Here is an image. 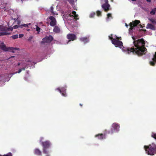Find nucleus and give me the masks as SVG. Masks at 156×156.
<instances>
[{
  "mask_svg": "<svg viewBox=\"0 0 156 156\" xmlns=\"http://www.w3.org/2000/svg\"><path fill=\"white\" fill-rule=\"evenodd\" d=\"M133 44L135 48L134 47L124 48L122 51L126 54L132 53L133 55H136L138 56H142L145 54L147 50L145 48V42L142 38L138 40H135L134 37H132Z\"/></svg>",
  "mask_w": 156,
  "mask_h": 156,
  "instance_id": "1",
  "label": "nucleus"
},
{
  "mask_svg": "<svg viewBox=\"0 0 156 156\" xmlns=\"http://www.w3.org/2000/svg\"><path fill=\"white\" fill-rule=\"evenodd\" d=\"M12 27H8L6 26L0 25V30L4 32H0V36L7 35L10 34L11 33L8 32L10 31H12Z\"/></svg>",
  "mask_w": 156,
  "mask_h": 156,
  "instance_id": "2",
  "label": "nucleus"
},
{
  "mask_svg": "<svg viewBox=\"0 0 156 156\" xmlns=\"http://www.w3.org/2000/svg\"><path fill=\"white\" fill-rule=\"evenodd\" d=\"M41 144L43 146V151L44 154H48L47 149L49 148L51 146V143L48 140H46L44 142H41Z\"/></svg>",
  "mask_w": 156,
  "mask_h": 156,
  "instance_id": "3",
  "label": "nucleus"
},
{
  "mask_svg": "<svg viewBox=\"0 0 156 156\" xmlns=\"http://www.w3.org/2000/svg\"><path fill=\"white\" fill-rule=\"evenodd\" d=\"M119 125L117 123H114L112 124V127L110 131L107 132L108 134H112L114 133L118 132L119 130Z\"/></svg>",
  "mask_w": 156,
  "mask_h": 156,
  "instance_id": "4",
  "label": "nucleus"
},
{
  "mask_svg": "<svg viewBox=\"0 0 156 156\" xmlns=\"http://www.w3.org/2000/svg\"><path fill=\"white\" fill-rule=\"evenodd\" d=\"M144 148L147 153L150 155H153L154 153L155 149L151 146V145L148 146H144Z\"/></svg>",
  "mask_w": 156,
  "mask_h": 156,
  "instance_id": "5",
  "label": "nucleus"
},
{
  "mask_svg": "<svg viewBox=\"0 0 156 156\" xmlns=\"http://www.w3.org/2000/svg\"><path fill=\"white\" fill-rule=\"evenodd\" d=\"M113 40L112 43L115 47H119L121 48L123 46L122 42L121 41L117 40L115 38Z\"/></svg>",
  "mask_w": 156,
  "mask_h": 156,
  "instance_id": "6",
  "label": "nucleus"
},
{
  "mask_svg": "<svg viewBox=\"0 0 156 156\" xmlns=\"http://www.w3.org/2000/svg\"><path fill=\"white\" fill-rule=\"evenodd\" d=\"M53 40V37L51 35H50L48 36H46L42 40L43 43H49L51 41Z\"/></svg>",
  "mask_w": 156,
  "mask_h": 156,
  "instance_id": "7",
  "label": "nucleus"
},
{
  "mask_svg": "<svg viewBox=\"0 0 156 156\" xmlns=\"http://www.w3.org/2000/svg\"><path fill=\"white\" fill-rule=\"evenodd\" d=\"M67 38L69 40L67 43L71 41H73L75 40L76 38V35L73 34H69L67 36Z\"/></svg>",
  "mask_w": 156,
  "mask_h": 156,
  "instance_id": "8",
  "label": "nucleus"
},
{
  "mask_svg": "<svg viewBox=\"0 0 156 156\" xmlns=\"http://www.w3.org/2000/svg\"><path fill=\"white\" fill-rule=\"evenodd\" d=\"M107 132V130H105V134H103L102 133L99 134H98L96 135L95 136V137H98V138L100 140H102L103 139H105V135L108 133Z\"/></svg>",
  "mask_w": 156,
  "mask_h": 156,
  "instance_id": "9",
  "label": "nucleus"
},
{
  "mask_svg": "<svg viewBox=\"0 0 156 156\" xmlns=\"http://www.w3.org/2000/svg\"><path fill=\"white\" fill-rule=\"evenodd\" d=\"M62 94L63 96L66 97V87H62L61 88H58L57 89Z\"/></svg>",
  "mask_w": 156,
  "mask_h": 156,
  "instance_id": "10",
  "label": "nucleus"
},
{
  "mask_svg": "<svg viewBox=\"0 0 156 156\" xmlns=\"http://www.w3.org/2000/svg\"><path fill=\"white\" fill-rule=\"evenodd\" d=\"M49 18L51 20L50 23V26L53 27L55 25L56 23V21L55 18L53 16H50Z\"/></svg>",
  "mask_w": 156,
  "mask_h": 156,
  "instance_id": "11",
  "label": "nucleus"
},
{
  "mask_svg": "<svg viewBox=\"0 0 156 156\" xmlns=\"http://www.w3.org/2000/svg\"><path fill=\"white\" fill-rule=\"evenodd\" d=\"M101 7L105 12H107L109 10L110 5L109 4H104L102 5Z\"/></svg>",
  "mask_w": 156,
  "mask_h": 156,
  "instance_id": "12",
  "label": "nucleus"
},
{
  "mask_svg": "<svg viewBox=\"0 0 156 156\" xmlns=\"http://www.w3.org/2000/svg\"><path fill=\"white\" fill-rule=\"evenodd\" d=\"M30 23H29L28 24H22L21 25H19L18 26L17 25H16L13 26V28L14 29H16L18 28L19 27H21V28H22L23 27H27L28 26V25H30Z\"/></svg>",
  "mask_w": 156,
  "mask_h": 156,
  "instance_id": "13",
  "label": "nucleus"
},
{
  "mask_svg": "<svg viewBox=\"0 0 156 156\" xmlns=\"http://www.w3.org/2000/svg\"><path fill=\"white\" fill-rule=\"evenodd\" d=\"M72 15H71V14H69L70 16H73L74 17V19L76 20H77L79 19L78 18V15L76 14V11H73L72 12Z\"/></svg>",
  "mask_w": 156,
  "mask_h": 156,
  "instance_id": "14",
  "label": "nucleus"
},
{
  "mask_svg": "<svg viewBox=\"0 0 156 156\" xmlns=\"http://www.w3.org/2000/svg\"><path fill=\"white\" fill-rule=\"evenodd\" d=\"M34 154L37 155L41 156L42 155L41 151L39 149L35 148L34 150Z\"/></svg>",
  "mask_w": 156,
  "mask_h": 156,
  "instance_id": "15",
  "label": "nucleus"
},
{
  "mask_svg": "<svg viewBox=\"0 0 156 156\" xmlns=\"http://www.w3.org/2000/svg\"><path fill=\"white\" fill-rule=\"evenodd\" d=\"M80 40L85 44L89 41V38L87 37H82L80 38Z\"/></svg>",
  "mask_w": 156,
  "mask_h": 156,
  "instance_id": "16",
  "label": "nucleus"
},
{
  "mask_svg": "<svg viewBox=\"0 0 156 156\" xmlns=\"http://www.w3.org/2000/svg\"><path fill=\"white\" fill-rule=\"evenodd\" d=\"M1 49L4 51H8V49H7V47H6L4 43L1 44Z\"/></svg>",
  "mask_w": 156,
  "mask_h": 156,
  "instance_id": "17",
  "label": "nucleus"
},
{
  "mask_svg": "<svg viewBox=\"0 0 156 156\" xmlns=\"http://www.w3.org/2000/svg\"><path fill=\"white\" fill-rule=\"evenodd\" d=\"M147 29H150L152 30H155L154 26L151 23H148L146 26Z\"/></svg>",
  "mask_w": 156,
  "mask_h": 156,
  "instance_id": "18",
  "label": "nucleus"
},
{
  "mask_svg": "<svg viewBox=\"0 0 156 156\" xmlns=\"http://www.w3.org/2000/svg\"><path fill=\"white\" fill-rule=\"evenodd\" d=\"M53 32L55 33H59L60 32V29L59 27L57 26H55L53 30Z\"/></svg>",
  "mask_w": 156,
  "mask_h": 156,
  "instance_id": "19",
  "label": "nucleus"
},
{
  "mask_svg": "<svg viewBox=\"0 0 156 156\" xmlns=\"http://www.w3.org/2000/svg\"><path fill=\"white\" fill-rule=\"evenodd\" d=\"M154 57L153 58V61H151L150 62V65L152 66H154L155 65L154 62H156V52L154 56Z\"/></svg>",
  "mask_w": 156,
  "mask_h": 156,
  "instance_id": "20",
  "label": "nucleus"
},
{
  "mask_svg": "<svg viewBox=\"0 0 156 156\" xmlns=\"http://www.w3.org/2000/svg\"><path fill=\"white\" fill-rule=\"evenodd\" d=\"M7 49H8V51H12V52H14V51L18 50L19 48H13V47H7Z\"/></svg>",
  "mask_w": 156,
  "mask_h": 156,
  "instance_id": "21",
  "label": "nucleus"
},
{
  "mask_svg": "<svg viewBox=\"0 0 156 156\" xmlns=\"http://www.w3.org/2000/svg\"><path fill=\"white\" fill-rule=\"evenodd\" d=\"M133 25L134 27H136L137 25L140 23V20H135L134 21H133Z\"/></svg>",
  "mask_w": 156,
  "mask_h": 156,
  "instance_id": "22",
  "label": "nucleus"
},
{
  "mask_svg": "<svg viewBox=\"0 0 156 156\" xmlns=\"http://www.w3.org/2000/svg\"><path fill=\"white\" fill-rule=\"evenodd\" d=\"M149 20L153 24H156V21L154 19L152 18H149Z\"/></svg>",
  "mask_w": 156,
  "mask_h": 156,
  "instance_id": "23",
  "label": "nucleus"
},
{
  "mask_svg": "<svg viewBox=\"0 0 156 156\" xmlns=\"http://www.w3.org/2000/svg\"><path fill=\"white\" fill-rule=\"evenodd\" d=\"M156 12V8H154L150 12V14L151 15H154Z\"/></svg>",
  "mask_w": 156,
  "mask_h": 156,
  "instance_id": "24",
  "label": "nucleus"
},
{
  "mask_svg": "<svg viewBox=\"0 0 156 156\" xmlns=\"http://www.w3.org/2000/svg\"><path fill=\"white\" fill-rule=\"evenodd\" d=\"M133 23H132V22H130L129 24V25L130 26V27L129 29V30H133V27H134L133 25Z\"/></svg>",
  "mask_w": 156,
  "mask_h": 156,
  "instance_id": "25",
  "label": "nucleus"
},
{
  "mask_svg": "<svg viewBox=\"0 0 156 156\" xmlns=\"http://www.w3.org/2000/svg\"><path fill=\"white\" fill-rule=\"evenodd\" d=\"M53 6H51L50 8V11L53 15H54L56 14V13L53 11Z\"/></svg>",
  "mask_w": 156,
  "mask_h": 156,
  "instance_id": "26",
  "label": "nucleus"
},
{
  "mask_svg": "<svg viewBox=\"0 0 156 156\" xmlns=\"http://www.w3.org/2000/svg\"><path fill=\"white\" fill-rule=\"evenodd\" d=\"M96 13L95 12H93L90 13V18L94 17Z\"/></svg>",
  "mask_w": 156,
  "mask_h": 156,
  "instance_id": "27",
  "label": "nucleus"
},
{
  "mask_svg": "<svg viewBox=\"0 0 156 156\" xmlns=\"http://www.w3.org/2000/svg\"><path fill=\"white\" fill-rule=\"evenodd\" d=\"M36 30L37 31L38 33L39 34L40 32L41 29L37 25H36Z\"/></svg>",
  "mask_w": 156,
  "mask_h": 156,
  "instance_id": "28",
  "label": "nucleus"
},
{
  "mask_svg": "<svg viewBox=\"0 0 156 156\" xmlns=\"http://www.w3.org/2000/svg\"><path fill=\"white\" fill-rule=\"evenodd\" d=\"M97 15L98 16H101V12L99 11H97Z\"/></svg>",
  "mask_w": 156,
  "mask_h": 156,
  "instance_id": "29",
  "label": "nucleus"
},
{
  "mask_svg": "<svg viewBox=\"0 0 156 156\" xmlns=\"http://www.w3.org/2000/svg\"><path fill=\"white\" fill-rule=\"evenodd\" d=\"M151 136L156 140V133H152L151 135Z\"/></svg>",
  "mask_w": 156,
  "mask_h": 156,
  "instance_id": "30",
  "label": "nucleus"
},
{
  "mask_svg": "<svg viewBox=\"0 0 156 156\" xmlns=\"http://www.w3.org/2000/svg\"><path fill=\"white\" fill-rule=\"evenodd\" d=\"M11 37L13 39H17L18 37V36L17 34H16L14 35H13Z\"/></svg>",
  "mask_w": 156,
  "mask_h": 156,
  "instance_id": "31",
  "label": "nucleus"
},
{
  "mask_svg": "<svg viewBox=\"0 0 156 156\" xmlns=\"http://www.w3.org/2000/svg\"><path fill=\"white\" fill-rule=\"evenodd\" d=\"M70 3V4L73 5L74 4V0H67Z\"/></svg>",
  "mask_w": 156,
  "mask_h": 156,
  "instance_id": "32",
  "label": "nucleus"
},
{
  "mask_svg": "<svg viewBox=\"0 0 156 156\" xmlns=\"http://www.w3.org/2000/svg\"><path fill=\"white\" fill-rule=\"evenodd\" d=\"M16 22H17V24L18 26L21 25V21L20 20L16 19Z\"/></svg>",
  "mask_w": 156,
  "mask_h": 156,
  "instance_id": "33",
  "label": "nucleus"
},
{
  "mask_svg": "<svg viewBox=\"0 0 156 156\" xmlns=\"http://www.w3.org/2000/svg\"><path fill=\"white\" fill-rule=\"evenodd\" d=\"M107 18L108 19H109L110 17L112 18V15L111 13H108L107 14Z\"/></svg>",
  "mask_w": 156,
  "mask_h": 156,
  "instance_id": "34",
  "label": "nucleus"
},
{
  "mask_svg": "<svg viewBox=\"0 0 156 156\" xmlns=\"http://www.w3.org/2000/svg\"><path fill=\"white\" fill-rule=\"evenodd\" d=\"M22 71V70L21 69H20L18 71V72H15L14 73H13V74H15L17 73H20Z\"/></svg>",
  "mask_w": 156,
  "mask_h": 156,
  "instance_id": "35",
  "label": "nucleus"
},
{
  "mask_svg": "<svg viewBox=\"0 0 156 156\" xmlns=\"http://www.w3.org/2000/svg\"><path fill=\"white\" fill-rule=\"evenodd\" d=\"M116 38L115 39H116L117 40H121V37H118L117 36H116L115 37Z\"/></svg>",
  "mask_w": 156,
  "mask_h": 156,
  "instance_id": "36",
  "label": "nucleus"
},
{
  "mask_svg": "<svg viewBox=\"0 0 156 156\" xmlns=\"http://www.w3.org/2000/svg\"><path fill=\"white\" fill-rule=\"evenodd\" d=\"M109 39L111 40L112 42L113 41V39H115V38H113L112 37H110V36H109Z\"/></svg>",
  "mask_w": 156,
  "mask_h": 156,
  "instance_id": "37",
  "label": "nucleus"
},
{
  "mask_svg": "<svg viewBox=\"0 0 156 156\" xmlns=\"http://www.w3.org/2000/svg\"><path fill=\"white\" fill-rule=\"evenodd\" d=\"M23 34H20L19 35V38H21L23 37Z\"/></svg>",
  "mask_w": 156,
  "mask_h": 156,
  "instance_id": "38",
  "label": "nucleus"
},
{
  "mask_svg": "<svg viewBox=\"0 0 156 156\" xmlns=\"http://www.w3.org/2000/svg\"><path fill=\"white\" fill-rule=\"evenodd\" d=\"M105 4H108V0H105Z\"/></svg>",
  "mask_w": 156,
  "mask_h": 156,
  "instance_id": "39",
  "label": "nucleus"
},
{
  "mask_svg": "<svg viewBox=\"0 0 156 156\" xmlns=\"http://www.w3.org/2000/svg\"><path fill=\"white\" fill-rule=\"evenodd\" d=\"M26 67H23L22 68H21V69L22 70H25V68H26Z\"/></svg>",
  "mask_w": 156,
  "mask_h": 156,
  "instance_id": "40",
  "label": "nucleus"
},
{
  "mask_svg": "<svg viewBox=\"0 0 156 156\" xmlns=\"http://www.w3.org/2000/svg\"><path fill=\"white\" fill-rule=\"evenodd\" d=\"M125 26L127 27L128 28V26H129V25H128L127 23H125Z\"/></svg>",
  "mask_w": 156,
  "mask_h": 156,
  "instance_id": "41",
  "label": "nucleus"
},
{
  "mask_svg": "<svg viewBox=\"0 0 156 156\" xmlns=\"http://www.w3.org/2000/svg\"><path fill=\"white\" fill-rule=\"evenodd\" d=\"M147 1L149 2H151V0H146Z\"/></svg>",
  "mask_w": 156,
  "mask_h": 156,
  "instance_id": "42",
  "label": "nucleus"
},
{
  "mask_svg": "<svg viewBox=\"0 0 156 156\" xmlns=\"http://www.w3.org/2000/svg\"><path fill=\"white\" fill-rule=\"evenodd\" d=\"M46 155L45 156H50V155L48 154H48H46Z\"/></svg>",
  "mask_w": 156,
  "mask_h": 156,
  "instance_id": "43",
  "label": "nucleus"
},
{
  "mask_svg": "<svg viewBox=\"0 0 156 156\" xmlns=\"http://www.w3.org/2000/svg\"><path fill=\"white\" fill-rule=\"evenodd\" d=\"M43 137H41V140L40 142H41V141L43 139Z\"/></svg>",
  "mask_w": 156,
  "mask_h": 156,
  "instance_id": "44",
  "label": "nucleus"
},
{
  "mask_svg": "<svg viewBox=\"0 0 156 156\" xmlns=\"http://www.w3.org/2000/svg\"><path fill=\"white\" fill-rule=\"evenodd\" d=\"M20 65V63H18L17 65L18 66H19Z\"/></svg>",
  "mask_w": 156,
  "mask_h": 156,
  "instance_id": "45",
  "label": "nucleus"
},
{
  "mask_svg": "<svg viewBox=\"0 0 156 156\" xmlns=\"http://www.w3.org/2000/svg\"><path fill=\"white\" fill-rule=\"evenodd\" d=\"M80 105L81 107H82V105H82V104H80Z\"/></svg>",
  "mask_w": 156,
  "mask_h": 156,
  "instance_id": "46",
  "label": "nucleus"
},
{
  "mask_svg": "<svg viewBox=\"0 0 156 156\" xmlns=\"http://www.w3.org/2000/svg\"><path fill=\"white\" fill-rule=\"evenodd\" d=\"M131 0L133 1H136V0Z\"/></svg>",
  "mask_w": 156,
  "mask_h": 156,
  "instance_id": "47",
  "label": "nucleus"
},
{
  "mask_svg": "<svg viewBox=\"0 0 156 156\" xmlns=\"http://www.w3.org/2000/svg\"><path fill=\"white\" fill-rule=\"evenodd\" d=\"M140 27L142 28V26L141 24L140 25Z\"/></svg>",
  "mask_w": 156,
  "mask_h": 156,
  "instance_id": "48",
  "label": "nucleus"
},
{
  "mask_svg": "<svg viewBox=\"0 0 156 156\" xmlns=\"http://www.w3.org/2000/svg\"><path fill=\"white\" fill-rule=\"evenodd\" d=\"M143 30L144 31H146V30Z\"/></svg>",
  "mask_w": 156,
  "mask_h": 156,
  "instance_id": "49",
  "label": "nucleus"
},
{
  "mask_svg": "<svg viewBox=\"0 0 156 156\" xmlns=\"http://www.w3.org/2000/svg\"><path fill=\"white\" fill-rule=\"evenodd\" d=\"M27 30H28V31H29L30 29H27Z\"/></svg>",
  "mask_w": 156,
  "mask_h": 156,
  "instance_id": "50",
  "label": "nucleus"
},
{
  "mask_svg": "<svg viewBox=\"0 0 156 156\" xmlns=\"http://www.w3.org/2000/svg\"><path fill=\"white\" fill-rule=\"evenodd\" d=\"M14 56H12L11 57L12 58V57H14Z\"/></svg>",
  "mask_w": 156,
  "mask_h": 156,
  "instance_id": "51",
  "label": "nucleus"
},
{
  "mask_svg": "<svg viewBox=\"0 0 156 156\" xmlns=\"http://www.w3.org/2000/svg\"><path fill=\"white\" fill-rule=\"evenodd\" d=\"M1 48V45H0V48Z\"/></svg>",
  "mask_w": 156,
  "mask_h": 156,
  "instance_id": "52",
  "label": "nucleus"
}]
</instances>
